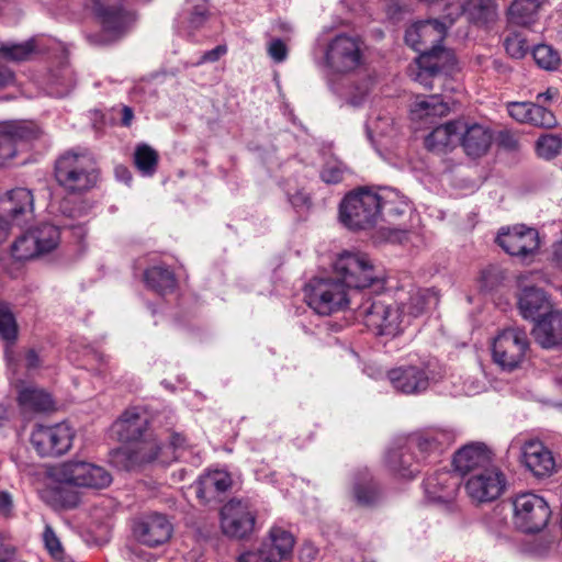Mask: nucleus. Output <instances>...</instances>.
<instances>
[{"instance_id": "nucleus-1", "label": "nucleus", "mask_w": 562, "mask_h": 562, "mask_svg": "<svg viewBox=\"0 0 562 562\" xmlns=\"http://www.w3.org/2000/svg\"><path fill=\"white\" fill-rule=\"evenodd\" d=\"M334 276L313 278L304 286L307 305L319 315H330L349 306L360 290L376 280L374 266L366 254L342 252L334 262Z\"/></svg>"}, {"instance_id": "nucleus-2", "label": "nucleus", "mask_w": 562, "mask_h": 562, "mask_svg": "<svg viewBox=\"0 0 562 562\" xmlns=\"http://www.w3.org/2000/svg\"><path fill=\"white\" fill-rule=\"evenodd\" d=\"M54 175L58 186L69 194H82L94 188L99 180L94 159L75 151H67L58 157Z\"/></svg>"}, {"instance_id": "nucleus-3", "label": "nucleus", "mask_w": 562, "mask_h": 562, "mask_svg": "<svg viewBox=\"0 0 562 562\" xmlns=\"http://www.w3.org/2000/svg\"><path fill=\"white\" fill-rule=\"evenodd\" d=\"M376 190L361 188L348 193L339 205L340 222L351 231L374 227L381 220Z\"/></svg>"}, {"instance_id": "nucleus-4", "label": "nucleus", "mask_w": 562, "mask_h": 562, "mask_svg": "<svg viewBox=\"0 0 562 562\" xmlns=\"http://www.w3.org/2000/svg\"><path fill=\"white\" fill-rule=\"evenodd\" d=\"M361 300L362 302L356 307L357 317L362 319L375 335L396 337L408 323L397 304H387L366 295Z\"/></svg>"}, {"instance_id": "nucleus-5", "label": "nucleus", "mask_w": 562, "mask_h": 562, "mask_svg": "<svg viewBox=\"0 0 562 562\" xmlns=\"http://www.w3.org/2000/svg\"><path fill=\"white\" fill-rule=\"evenodd\" d=\"M458 68L454 54L441 47L432 46L416 60V70H411L412 78L426 89H434L445 82Z\"/></svg>"}, {"instance_id": "nucleus-6", "label": "nucleus", "mask_w": 562, "mask_h": 562, "mask_svg": "<svg viewBox=\"0 0 562 562\" xmlns=\"http://www.w3.org/2000/svg\"><path fill=\"white\" fill-rule=\"evenodd\" d=\"M325 63L338 74H348L364 63V44L357 36L338 34L329 41L325 50Z\"/></svg>"}, {"instance_id": "nucleus-7", "label": "nucleus", "mask_w": 562, "mask_h": 562, "mask_svg": "<svg viewBox=\"0 0 562 562\" xmlns=\"http://www.w3.org/2000/svg\"><path fill=\"white\" fill-rule=\"evenodd\" d=\"M56 480L78 487L101 490L112 482V475L102 467L85 461H68L55 470Z\"/></svg>"}, {"instance_id": "nucleus-8", "label": "nucleus", "mask_w": 562, "mask_h": 562, "mask_svg": "<svg viewBox=\"0 0 562 562\" xmlns=\"http://www.w3.org/2000/svg\"><path fill=\"white\" fill-rule=\"evenodd\" d=\"M527 334L522 328H506L492 341V356L503 370L513 371L524 361Z\"/></svg>"}, {"instance_id": "nucleus-9", "label": "nucleus", "mask_w": 562, "mask_h": 562, "mask_svg": "<svg viewBox=\"0 0 562 562\" xmlns=\"http://www.w3.org/2000/svg\"><path fill=\"white\" fill-rule=\"evenodd\" d=\"M74 437L75 431L67 423L37 425L32 431L31 442L40 456L57 457L71 448Z\"/></svg>"}, {"instance_id": "nucleus-10", "label": "nucleus", "mask_w": 562, "mask_h": 562, "mask_svg": "<svg viewBox=\"0 0 562 562\" xmlns=\"http://www.w3.org/2000/svg\"><path fill=\"white\" fill-rule=\"evenodd\" d=\"M506 483L505 474L493 465L471 474L465 482V492L475 504L492 503L505 492Z\"/></svg>"}, {"instance_id": "nucleus-11", "label": "nucleus", "mask_w": 562, "mask_h": 562, "mask_svg": "<svg viewBox=\"0 0 562 562\" xmlns=\"http://www.w3.org/2000/svg\"><path fill=\"white\" fill-rule=\"evenodd\" d=\"M256 513L249 503L231 499L221 509L222 532L232 539H245L255 529Z\"/></svg>"}, {"instance_id": "nucleus-12", "label": "nucleus", "mask_w": 562, "mask_h": 562, "mask_svg": "<svg viewBox=\"0 0 562 562\" xmlns=\"http://www.w3.org/2000/svg\"><path fill=\"white\" fill-rule=\"evenodd\" d=\"M160 452L161 447L157 438L145 437L115 450L111 456V462L120 470L133 471L156 460Z\"/></svg>"}, {"instance_id": "nucleus-13", "label": "nucleus", "mask_w": 562, "mask_h": 562, "mask_svg": "<svg viewBox=\"0 0 562 562\" xmlns=\"http://www.w3.org/2000/svg\"><path fill=\"white\" fill-rule=\"evenodd\" d=\"M542 302V315L533 317L532 336L542 348H558L562 346V311L549 304L542 294H538Z\"/></svg>"}, {"instance_id": "nucleus-14", "label": "nucleus", "mask_w": 562, "mask_h": 562, "mask_svg": "<svg viewBox=\"0 0 562 562\" xmlns=\"http://www.w3.org/2000/svg\"><path fill=\"white\" fill-rule=\"evenodd\" d=\"M386 378L396 392L405 395L426 392L432 380L426 364H402L390 369Z\"/></svg>"}, {"instance_id": "nucleus-15", "label": "nucleus", "mask_w": 562, "mask_h": 562, "mask_svg": "<svg viewBox=\"0 0 562 562\" xmlns=\"http://www.w3.org/2000/svg\"><path fill=\"white\" fill-rule=\"evenodd\" d=\"M447 25L438 20L414 23L405 33V42L420 55L438 46L446 37Z\"/></svg>"}, {"instance_id": "nucleus-16", "label": "nucleus", "mask_w": 562, "mask_h": 562, "mask_svg": "<svg viewBox=\"0 0 562 562\" xmlns=\"http://www.w3.org/2000/svg\"><path fill=\"white\" fill-rule=\"evenodd\" d=\"M40 131L32 122H7L0 124V167L16 155V142L30 140L38 136Z\"/></svg>"}, {"instance_id": "nucleus-17", "label": "nucleus", "mask_w": 562, "mask_h": 562, "mask_svg": "<svg viewBox=\"0 0 562 562\" xmlns=\"http://www.w3.org/2000/svg\"><path fill=\"white\" fill-rule=\"evenodd\" d=\"M452 463L460 474H473L494 465L493 452L483 442H471L454 453Z\"/></svg>"}, {"instance_id": "nucleus-18", "label": "nucleus", "mask_w": 562, "mask_h": 562, "mask_svg": "<svg viewBox=\"0 0 562 562\" xmlns=\"http://www.w3.org/2000/svg\"><path fill=\"white\" fill-rule=\"evenodd\" d=\"M460 480L450 471H436L424 481V491L427 499L435 504L449 505L454 502Z\"/></svg>"}, {"instance_id": "nucleus-19", "label": "nucleus", "mask_w": 562, "mask_h": 562, "mask_svg": "<svg viewBox=\"0 0 562 562\" xmlns=\"http://www.w3.org/2000/svg\"><path fill=\"white\" fill-rule=\"evenodd\" d=\"M172 531L171 522L160 514L149 515L134 527L137 540L151 548L166 543L171 538Z\"/></svg>"}, {"instance_id": "nucleus-20", "label": "nucleus", "mask_w": 562, "mask_h": 562, "mask_svg": "<svg viewBox=\"0 0 562 562\" xmlns=\"http://www.w3.org/2000/svg\"><path fill=\"white\" fill-rule=\"evenodd\" d=\"M294 537L282 527L273 526L255 553L267 562H281L291 557Z\"/></svg>"}, {"instance_id": "nucleus-21", "label": "nucleus", "mask_w": 562, "mask_h": 562, "mask_svg": "<svg viewBox=\"0 0 562 562\" xmlns=\"http://www.w3.org/2000/svg\"><path fill=\"white\" fill-rule=\"evenodd\" d=\"M93 10L103 27L113 34L123 33L134 21L133 15L123 9L122 0H94Z\"/></svg>"}, {"instance_id": "nucleus-22", "label": "nucleus", "mask_w": 562, "mask_h": 562, "mask_svg": "<svg viewBox=\"0 0 562 562\" xmlns=\"http://www.w3.org/2000/svg\"><path fill=\"white\" fill-rule=\"evenodd\" d=\"M121 440L128 443L155 437L149 429V416L147 412L139 408L126 409L115 424Z\"/></svg>"}, {"instance_id": "nucleus-23", "label": "nucleus", "mask_w": 562, "mask_h": 562, "mask_svg": "<svg viewBox=\"0 0 562 562\" xmlns=\"http://www.w3.org/2000/svg\"><path fill=\"white\" fill-rule=\"evenodd\" d=\"M231 474L224 470L207 471L195 482L194 488L196 497L203 503L209 504L227 492L232 486Z\"/></svg>"}, {"instance_id": "nucleus-24", "label": "nucleus", "mask_w": 562, "mask_h": 562, "mask_svg": "<svg viewBox=\"0 0 562 562\" xmlns=\"http://www.w3.org/2000/svg\"><path fill=\"white\" fill-rule=\"evenodd\" d=\"M493 133L485 125L473 123L465 124L462 122V131L460 134V143L470 157H481L487 153L492 145Z\"/></svg>"}, {"instance_id": "nucleus-25", "label": "nucleus", "mask_w": 562, "mask_h": 562, "mask_svg": "<svg viewBox=\"0 0 562 562\" xmlns=\"http://www.w3.org/2000/svg\"><path fill=\"white\" fill-rule=\"evenodd\" d=\"M211 16L207 0H186L178 16L180 30L189 37L201 30Z\"/></svg>"}, {"instance_id": "nucleus-26", "label": "nucleus", "mask_w": 562, "mask_h": 562, "mask_svg": "<svg viewBox=\"0 0 562 562\" xmlns=\"http://www.w3.org/2000/svg\"><path fill=\"white\" fill-rule=\"evenodd\" d=\"M352 498L361 507H372L382 498L381 490L367 469L355 474Z\"/></svg>"}, {"instance_id": "nucleus-27", "label": "nucleus", "mask_w": 562, "mask_h": 562, "mask_svg": "<svg viewBox=\"0 0 562 562\" xmlns=\"http://www.w3.org/2000/svg\"><path fill=\"white\" fill-rule=\"evenodd\" d=\"M450 112L449 101L441 94L416 98L411 108V116L414 121H432L442 117Z\"/></svg>"}, {"instance_id": "nucleus-28", "label": "nucleus", "mask_w": 562, "mask_h": 562, "mask_svg": "<svg viewBox=\"0 0 562 562\" xmlns=\"http://www.w3.org/2000/svg\"><path fill=\"white\" fill-rule=\"evenodd\" d=\"M449 13H447V18L451 14L456 16L461 15L462 13H467L469 19L477 22V23H487L495 18L496 8L494 0H468L467 3L454 2L447 7Z\"/></svg>"}, {"instance_id": "nucleus-29", "label": "nucleus", "mask_w": 562, "mask_h": 562, "mask_svg": "<svg viewBox=\"0 0 562 562\" xmlns=\"http://www.w3.org/2000/svg\"><path fill=\"white\" fill-rule=\"evenodd\" d=\"M462 121L439 125L426 137L425 145L431 151L441 153L460 142Z\"/></svg>"}, {"instance_id": "nucleus-30", "label": "nucleus", "mask_w": 562, "mask_h": 562, "mask_svg": "<svg viewBox=\"0 0 562 562\" xmlns=\"http://www.w3.org/2000/svg\"><path fill=\"white\" fill-rule=\"evenodd\" d=\"M555 459L550 449L540 441L529 440V472L538 479H546L555 472Z\"/></svg>"}, {"instance_id": "nucleus-31", "label": "nucleus", "mask_w": 562, "mask_h": 562, "mask_svg": "<svg viewBox=\"0 0 562 562\" xmlns=\"http://www.w3.org/2000/svg\"><path fill=\"white\" fill-rule=\"evenodd\" d=\"M495 241L509 256L527 255V228L522 224L502 227Z\"/></svg>"}, {"instance_id": "nucleus-32", "label": "nucleus", "mask_w": 562, "mask_h": 562, "mask_svg": "<svg viewBox=\"0 0 562 562\" xmlns=\"http://www.w3.org/2000/svg\"><path fill=\"white\" fill-rule=\"evenodd\" d=\"M439 303V296L432 289H417L411 292L407 302L402 303L401 311L405 316L417 317L422 315L426 310L437 306Z\"/></svg>"}, {"instance_id": "nucleus-33", "label": "nucleus", "mask_w": 562, "mask_h": 562, "mask_svg": "<svg viewBox=\"0 0 562 562\" xmlns=\"http://www.w3.org/2000/svg\"><path fill=\"white\" fill-rule=\"evenodd\" d=\"M7 203L9 205L5 207V211L10 213L12 222L20 225V217L25 216L33 211L32 192L25 188L13 189L8 194Z\"/></svg>"}, {"instance_id": "nucleus-34", "label": "nucleus", "mask_w": 562, "mask_h": 562, "mask_svg": "<svg viewBox=\"0 0 562 562\" xmlns=\"http://www.w3.org/2000/svg\"><path fill=\"white\" fill-rule=\"evenodd\" d=\"M18 401L21 407L32 412H47L54 407V401L47 392L36 387H24Z\"/></svg>"}, {"instance_id": "nucleus-35", "label": "nucleus", "mask_w": 562, "mask_h": 562, "mask_svg": "<svg viewBox=\"0 0 562 562\" xmlns=\"http://www.w3.org/2000/svg\"><path fill=\"white\" fill-rule=\"evenodd\" d=\"M376 192L380 200L381 217L385 215L390 218H396L406 212L407 203L398 192L389 188L379 189Z\"/></svg>"}, {"instance_id": "nucleus-36", "label": "nucleus", "mask_w": 562, "mask_h": 562, "mask_svg": "<svg viewBox=\"0 0 562 562\" xmlns=\"http://www.w3.org/2000/svg\"><path fill=\"white\" fill-rule=\"evenodd\" d=\"M551 516L547 502L536 495L529 493V532H538L542 530L549 522Z\"/></svg>"}, {"instance_id": "nucleus-37", "label": "nucleus", "mask_w": 562, "mask_h": 562, "mask_svg": "<svg viewBox=\"0 0 562 562\" xmlns=\"http://www.w3.org/2000/svg\"><path fill=\"white\" fill-rule=\"evenodd\" d=\"M19 337V325L9 303L0 301V338L7 349L12 347Z\"/></svg>"}, {"instance_id": "nucleus-38", "label": "nucleus", "mask_w": 562, "mask_h": 562, "mask_svg": "<svg viewBox=\"0 0 562 562\" xmlns=\"http://www.w3.org/2000/svg\"><path fill=\"white\" fill-rule=\"evenodd\" d=\"M386 461L390 469L401 477L411 479L418 472V469L413 467L412 453L405 448L389 451Z\"/></svg>"}, {"instance_id": "nucleus-39", "label": "nucleus", "mask_w": 562, "mask_h": 562, "mask_svg": "<svg viewBox=\"0 0 562 562\" xmlns=\"http://www.w3.org/2000/svg\"><path fill=\"white\" fill-rule=\"evenodd\" d=\"M37 52L36 41L30 38L23 43H3L0 55L10 61L21 63L29 60Z\"/></svg>"}, {"instance_id": "nucleus-40", "label": "nucleus", "mask_w": 562, "mask_h": 562, "mask_svg": "<svg viewBox=\"0 0 562 562\" xmlns=\"http://www.w3.org/2000/svg\"><path fill=\"white\" fill-rule=\"evenodd\" d=\"M145 281L153 290L166 293L173 290L176 279L173 273L164 267H153L145 271Z\"/></svg>"}, {"instance_id": "nucleus-41", "label": "nucleus", "mask_w": 562, "mask_h": 562, "mask_svg": "<svg viewBox=\"0 0 562 562\" xmlns=\"http://www.w3.org/2000/svg\"><path fill=\"white\" fill-rule=\"evenodd\" d=\"M31 231L41 255L50 252L60 241V232L52 224H42Z\"/></svg>"}, {"instance_id": "nucleus-42", "label": "nucleus", "mask_w": 562, "mask_h": 562, "mask_svg": "<svg viewBox=\"0 0 562 562\" xmlns=\"http://www.w3.org/2000/svg\"><path fill=\"white\" fill-rule=\"evenodd\" d=\"M159 155L157 150L147 144L137 145L134 153V162L137 169L145 176L156 172Z\"/></svg>"}, {"instance_id": "nucleus-43", "label": "nucleus", "mask_w": 562, "mask_h": 562, "mask_svg": "<svg viewBox=\"0 0 562 562\" xmlns=\"http://www.w3.org/2000/svg\"><path fill=\"white\" fill-rule=\"evenodd\" d=\"M11 255L14 259L20 261L41 256L31 229L15 239L11 246Z\"/></svg>"}, {"instance_id": "nucleus-44", "label": "nucleus", "mask_w": 562, "mask_h": 562, "mask_svg": "<svg viewBox=\"0 0 562 562\" xmlns=\"http://www.w3.org/2000/svg\"><path fill=\"white\" fill-rule=\"evenodd\" d=\"M536 153L540 158L551 160L562 150V139L558 135L546 134L536 143Z\"/></svg>"}, {"instance_id": "nucleus-45", "label": "nucleus", "mask_w": 562, "mask_h": 562, "mask_svg": "<svg viewBox=\"0 0 562 562\" xmlns=\"http://www.w3.org/2000/svg\"><path fill=\"white\" fill-rule=\"evenodd\" d=\"M532 57L536 64L546 70H553L560 64V56L555 49L549 45H537L532 50Z\"/></svg>"}, {"instance_id": "nucleus-46", "label": "nucleus", "mask_w": 562, "mask_h": 562, "mask_svg": "<svg viewBox=\"0 0 562 562\" xmlns=\"http://www.w3.org/2000/svg\"><path fill=\"white\" fill-rule=\"evenodd\" d=\"M512 522L522 533L527 532V493L517 494L513 501Z\"/></svg>"}, {"instance_id": "nucleus-47", "label": "nucleus", "mask_w": 562, "mask_h": 562, "mask_svg": "<svg viewBox=\"0 0 562 562\" xmlns=\"http://www.w3.org/2000/svg\"><path fill=\"white\" fill-rule=\"evenodd\" d=\"M529 124L551 128L557 125L553 113L540 103L529 104Z\"/></svg>"}, {"instance_id": "nucleus-48", "label": "nucleus", "mask_w": 562, "mask_h": 562, "mask_svg": "<svg viewBox=\"0 0 562 562\" xmlns=\"http://www.w3.org/2000/svg\"><path fill=\"white\" fill-rule=\"evenodd\" d=\"M508 23L510 27L527 25V0H515L508 9Z\"/></svg>"}, {"instance_id": "nucleus-49", "label": "nucleus", "mask_w": 562, "mask_h": 562, "mask_svg": "<svg viewBox=\"0 0 562 562\" xmlns=\"http://www.w3.org/2000/svg\"><path fill=\"white\" fill-rule=\"evenodd\" d=\"M504 46L507 54L513 58H524L527 54L525 37L515 31L506 37Z\"/></svg>"}, {"instance_id": "nucleus-50", "label": "nucleus", "mask_w": 562, "mask_h": 562, "mask_svg": "<svg viewBox=\"0 0 562 562\" xmlns=\"http://www.w3.org/2000/svg\"><path fill=\"white\" fill-rule=\"evenodd\" d=\"M346 167L336 160L327 161L321 172V178L326 183H338L344 179Z\"/></svg>"}, {"instance_id": "nucleus-51", "label": "nucleus", "mask_w": 562, "mask_h": 562, "mask_svg": "<svg viewBox=\"0 0 562 562\" xmlns=\"http://www.w3.org/2000/svg\"><path fill=\"white\" fill-rule=\"evenodd\" d=\"M427 442H435V449L437 451L443 450L446 447L450 446L452 442V435L445 430H431L425 434H422L420 445Z\"/></svg>"}, {"instance_id": "nucleus-52", "label": "nucleus", "mask_w": 562, "mask_h": 562, "mask_svg": "<svg viewBox=\"0 0 562 562\" xmlns=\"http://www.w3.org/2000/svg\"><path fill=\"white\" fill-rule=\"evenodd\" d=\"M43 541L45 544V548L50 553V555L55 559H61L63 558V547L57 538L55 531L49 525H46L44 532H43Z\"/></svg>"}, {"instance_id": "nucleus-53", "label": "nucleus", "mask_w": 562, "mask_h": 562, "mask_svg": "<svg viewBox=\"0 0 562 562\" xmlns=\"http://www.w3.org/2000/svg\"><path fill=\"white\" fill-rule=\"evenodd\" d=\"M509 456L517 458L522 465H527V435L519 434L516 436L507 450Z\"/></svg>"}, {"instance_id": "nucleus-54", "label": "nucleus", "mask_w": 562, "mask_h": 562, "mask_svg": "<svg viewBox=\"0 0 562 562\" xmlns=\"http://www.w3.org/2000/svg\"><path fill=\"white\" fill-rule=\"evenodd\" d=\"M538 294H542L549 304H553L543 290L529 286V317L532 319L542 315V308L540 307L542 302L538 299Z\"/></svg>"}, {"instance_id": "nucleus-55", "label": "nucleus", "mask_w": 562, "mask_h": 562, "mask_svg": "<svg viewBox=\"0 0 562 562\" xmlns=\"http://www.w3.org/2000/svg\"><path fill=\"white\" fill-rule=\"evenodd\" d=\"M268 55L274 63H282L288 57V47L280 38H273L268 45Z\"/></svg>"}, {"instance_id": "nucleus-56", "label": "nucleus", "mask_w": 562, "mask_h": 562, "mask_svg": "<svg viewBox=\"0 0 562 562\" xmlns=\"http://www.w3.org/2000/svg\"><path fill=\"white\" fill-rule=\"evenodd\" d=\"M517 288L518 292L516 294L517 296V307L519 310V314L524 319H527V301H526V294H527V285H526V278L525 276H518L517 280Z\"/></svg>"}, {"instance_id": "nucleus-57", "label": "nucleus", "mask_w": 562, "mask_h": 562, "mask_svg": "<svg viewBox=\"0 0 562 562\" xmlns=\"http://www.w3.org/2000/svg\"><path fill=\"white\" fill-rule=\"evenodd\" d=\"M74 88V80L71 78V76L67 72L64 75V78H63V81L59 82L58 79H55L54 81H52V83L49 85V91H57V95H65L67 94L69 91H71Z\"/></svg>"}, {"instance_id": "nucleus-58", "label": "nucleus", "mask_w": 562, "mask_h": 562, "mask_svg": "<svg viewBox=\"0 0 562 562\" xmlns=\"http://www.w3.org/2000/svg\"><path fill=\"white\" fill-rule=\"evenodd\" d=\"M508 114L519 123L527 121V103L526 102H509L507 104Z\"/></svg>"}, {"instance_id": "nucleus-59", "label": "nucleus", "mask_w": 562, "mask_h": 562, "mask_svg": "<svg viewBox=\"0 0 562 562\" xmlns=\"http://www.w3.org/2000/svg\"><path fill=\"white\" fill-rule=\"evenodd\" d=\"M186 438L183 435L179 434V432H175L170 436V442H169V446L173 449V459L175 460H178V459H182L183 458V453H184V450H186Z\"/></svg>"}, {"instance_id": "nucleus-60", "label": "nucleus", "mask_w": 562, "mask_h": 562, "mask_svg": "<svg viewBox=\"0 0 562 562\" xmlns=\"http://www.w3.org/2000/svg\"><path fill=\"white\" fill-rule=\"evenodd\" d=\"M529 257L535 256L539 254V250L542 245V237L540 236L539 232L535 228L529 227Z\"/></svg>"}, {"instance_id": "nucleus-61", "label": "nucleus", "mask_w": 562, "mask_h": 562, "mask_svg": "<svg viewBox=\"0 0 562 562\" xmlns=\"http://www.w3.org/2000/svg\"><path fill=\"white\" fill-rule=\"evenodd\" d=\"M498 145L507 150H515L518 147V139L510 132H502L498 136Z\"/></svg>"}, {"instance_id": "nucleus-62", "label": "nucleus", "mask_w": 562, "mask_h": 562, "mask_svg": "<svg viewBox=\"0 0 562 562\" xmlns=\"http://www.w3.org/2000/svg\"><path fill=\"white\" fill-rule=\"evenodd\" d=\"M42 366V359L37 351L30 349L25 353V367L27 370H36Z\"/></svg>"}, {"instance_id": "nucleus-63", "label": "nucleus", "mask_w": 562, "mask_h": 562, "mask_svg": "<svg viewBox=\"0 0 562 562\" xmlns=\"http://www.w3.org/2000/svg\"><path fill=\"white\" fill-rule=\"evenodd\" d=\"M227 48L224 45H218L215 48L205 52L200 60V63H206V61H216L221 56L226 54Z\"/></svg>"}, {"instance_id": "nucleus-64", "label": "nucleus", "mask_w": 562, "mask_h": 562, "mask_svg": "<svg viewBox=\"0 0 562 562\" xmlns=\"http://www.w3.org/2000/svg\"><path fill=\"white\" fill-rule=\"evenodd\" d=\"M316 555L317 549L311 543H306L300 549L299 557L301 562H312Z\"/></svg>"}]
</instances>
